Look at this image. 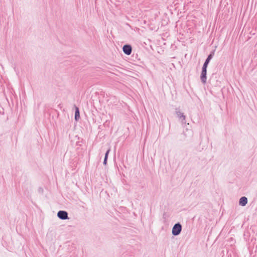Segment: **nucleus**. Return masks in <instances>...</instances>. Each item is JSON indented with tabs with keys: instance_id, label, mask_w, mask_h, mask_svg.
<instances>
[{
	"instance_id": "obj_7",
	"label": "nucleus",
	"mask_w": 257,
	"mask_h": 257,
	"mask_svg": "<svg viewBox=\"0 0 257 257\" xmlns=\"http://www.w3.org/2000/svg\"><path fill=\"white\" fill-rule=\"evenodd\" d=\"M247 203V198L245 196L241 197L239 200V204L241 206H244Z\"/></svg>"
},
{
	"instance_id": "obj_2",
	"label": "nucleus",
	"mask_w": 257,
	"mask_h": 257,
	"mask_svg": "<svg viewBox=\"0 0 257 257\" xmlns=\"http://www.w3.org/2000/svg\"><path fill=\"white\" fill-rule=\"evenodd\" d=\"M207 68V67L203 66V65L202 68V71H201V75H200V79H201V82L203 84H205L206 83Z\"/></svg>"
},
{
	"instance_id": "obj_11",
	"label": "nucleus",
	"mask_w": 257,
	"mask_h": 257,
	"mask_svg": "<svg viewBox=\"0 0 257 257\" xmlns=\"http://www.w3.org/2000/svg\"><path fill=\"white\" fill-rule=\"evenodd\" d=\"M38 192L39 193H43V189L42 187H39V189H38Z\"/></svg>"
},
{
	"instance_id": "obj_5",
	"label": "nucleus",
	"mask_w": 257,
	"mask_h": 257,
	"mask_svg": "<svg viewBox=\"0 0 257 257\" xmlns=\"http://www.w3.org/2000/svg\"><path fill=\"white\" fill-rule=\"evenodd\" d=\"M176 114L178 117L181 119L182 123H185L186 116L183 113L181 112L179 109L176 108Z\"/></svg>"
},
{
	"instance_id": "obj_8",
	"label": "nucleus",
	"mask_w": 257,
	"mask_h": 257,
	"mask_svg": "<svg viewBox=\"0 0 257 257\" xmlns=\"http://www.w3.org/2000/svg\"><path fill=\"white\" fill-rule=\"evenodd\" d=\"M75 107V120L77 121L80 118V112L79 108L74 105Z\"/></svg>"
},
{
	"instance_id": "obj_10",
	"label": "nucleus",
	"mask_w": 257,
	"mask_h": 257,
	"mask_svg": "<svg viewBox=\"0 0 257 257\" xmlns=\"http://www.w3.org/2000/svg\"><path fill=\"white\" fill-rule=\"evenodd\" d=\"M107 158L106 157V158H104L103 164L104 165H106L107 164Z\"/></svg>"
},
{
	"instance_id": "obj_9",
	"label": "nucleus",
	"mask_w": 257,
	"mask_h": 257,
	"mask_svg": "<svg viewBox=\"0 0 257 257\" xmlns=\"http://www.w3.org/2000/svg\"><path fill=\"white\" fill-rule=\"evenodd\" d=\"M110 151V148H109V149H108L106 151V153H105V154L104 158H106H106L108 159V155H109V153Z\"/></svg>"
},
{
	"instance_id": "obj_1",
	"label": "nucleus",
	"mask_w": 257,
	"mask_h": 257,
	"mask_svg": "<svg viewBox=\"0 0 257 257\" xmlns=\"http://www.w3.org/2000/svg\"><path fill=\"white\" fill-rule=\"evenodd\" d=\"M182 229V226L180 222L175 223L173 226L172 233L174 236H177L180 234Z\"/></svg>"
},
{
	"instance_id": "obj_3",
	"label": "nucleus",
	"mask_w": 257,
	"mask_h": 257,
	"mask_svg": "<svg viewBox=\"0 0 257 257\" xmlns=\"http://www.w3.org/2000/svg\"><path fill=\"white\" fill-rule=\"evenodd\" d=\"M57 216L62 220H65L69 218L67 212L64 210L59 211L57 213Z\"/></svg>"
},
{
	"instance_id": "obj_6",
	"label": "nucleus",
	"mask_w": 257,
	"mask_h": 257,
	"mask_svg": "<svg viewBox=\"0 0 257 257\" xmlns=\"http://www.w3.org/2000/svg\"><path fill=\"white\" fill-rule=\"evenodd\" d=\"M214 53H215V50H213L210 53V54L208 55L206 59L205 60V61L203 64V66L208 67V65L210 61L211 60V59L214 56Z\"/></svg>"
},
{
	"instance_id": "obj_4",
	"label": "nucleus",
	"mask_w": 257,
	"mask_h": 257,
	"mask_svg": "<svg viewBox=\"0 0 257 257\" xmlns=\"http://www.w3.org/2000/svg\"><path fill=\"white\" fill-rule=\"evenodd\" d=\"M122 50L125 54L130 55L131 54L132 52V47L131 45L129 44H125L123 46Z\"/></svg>"
}]
</instances>
